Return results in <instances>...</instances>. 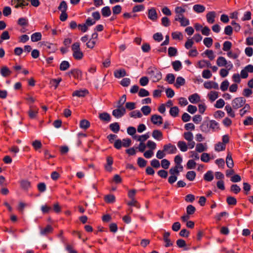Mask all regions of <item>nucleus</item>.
Instances as JSON below:
<instances>
[{
	"label": "nucleus",
	"mask_w": 253,
	"mask_h": 253,
	"mask_svg": "<svg viewBox=\"0 0 253 253\" xmlns=\"http://www.w3.org/2000/svg\"><path fill=\"white\" fill-rule=\"evenodd\" d=\"M193 10L197 13H202L205 10V7L201 4H197L193 6Z\"/></svg>",
	"instance_id": "nucleus-27"
},
{
	"label": "nucleus",
	"mask_w": 253,
	"mask_h": 253,
	"mask_svg": "<svg viewBox=\"0 0 253 253\" xmlns=\"http://www.w3.org/2000/svg\"><path fill=\"white\" fill-rule=\"evenodd\" d=\"M127 204L129 206H133L137 209H139L140 208V204L135 199H131L130 201L127 202Z\"/></svg>",
	"instance_id": "nucleus-46"
},
{
	"label": "nucleus",
	"mask_w": 253,
	"mask_h": 253,
	"mask_svg": "<svg viewBox=\"0 0 253 253\" xmlns=\"http://www.w3.org/2000/svg\"><path fill=\"white\" fill-rule=\"evenodd\" d=\"M70 67V64L67 61H63L60 65V70L61 71H65Z\"/></svg>",
	"instance_id": "nucleus-44"
},
{
	"label": "nucleus",
	"mask_w": 253,
	"mask_h": 253,
	"mask_svg": "<svg viewBox=\"0 0 253 253\" xmlns=\"http://www.w3.org/2000/svg\"><path fill=\"white\" fill-rule=\"evenodd\" d=\"M179 113V109L177 107L174 106L170 108L169 110V114L173 117H175L178 116Z\"/></svg>",
	"instance_id": "nucleus-41"
},
{
	"label": "nucleus",
	"mask_w": 253,
	"mask_h": 253,
	"mask_svg": "<svg viewBox=\"0 0 253 253\" xmlns=\"http://www.w3.org/2000/svg\"><path fill=\"white\" fill-rule=\"evenodd\" d=\"M207 149V145L206 144L197 143L196 146V151L199 153H202L206 151Z\"/></svg>",
	"instance_id": "nucleus-23"
},
{
	"label": "nucleus",
	"mask_w": 253,
	"mask_h": 253,
	"mask_svg": "<svg viewBox=\"0 0 253 253\" xmlns=\"http://www.w3.org/2000/svg\"><path fill=\"white\" fill-rule=\"evenodd\" d=\"M185 79L181 77H178L177 78L176 80V83L175 84V86L178 88L180 86L183 85L185 84Z\"/></svg>",
	"instance_id": "nucleus-35"
},
{
	"label": "nucleus",
	"mask_w": 253,
	"mask_h": 253,
	"mask_svg": "<svg viewBox=\"0 0 253 253\" xmlns=\"http://www.w3.org/2000/svg\"><path fill=\"white\" fill-rule=\"evenodd\" d=\"M41 46H43L45 47L46 49H51L52 51L54 50L55 49V45L53 44L49 43L46 42H42L40 43Z\"/></svg>",
	"instance_id": "nucleus-32"
},
{
	"label": "nucleus",
	"mask_w": 253,
	"mask_h": 253,
	"mask_svg": "<svg viewBox=\"0 0 253 253\" xmlns=\"http://www.w3.org/2000/svg\"><path fill=\"white\" fill-rule=\"evenodd\" d=\"M177 50L176 48L169 47L168 49V54L169 57L175 56L176 55Z\"/></svg>",
	"instance_id": "nucleus-48"
},
{
	"label": "nucleus",
	"mask_w": 253,
	"mask_h": 253,
	"mask_svg": "<svg viewBox=\"0 0 253 253\" xmlns=\"http://www.w3.org/2000/svg\"><path fill=\"white\" fill-rule=\"evenodd\" d=\"M185 11V9L181 6H177L175 8V12L176 14L180 16H184L183 13Z\"/></svg>",
	"instance_id": "nucleus-40"
},
{
	"label": "nucleus",
	"mask_w": 253,
	"mask_h": 253,
	"mask_svg": "<svg viewBox=\"0 0 253 253\" xmlns=\"http://www.w3.org/2000/svg\"><path fill=\"white\" fill-rule=\"evenodd\" d=\"M204 87L207 89H211L213 88L215 89H218V84L217 83L211 82V81H208L205 82L204 84Z\"/></svg>",
	"instance_id": "nucleus-10"
},
{
	"label": "nucleus",
	"mask_w": 253,
	"mask_h": 253,
	"mask_svg": "<svg viewBox=\"0 0 253 253\" xmlns=\"http://www.w3.org/2000/svg\"><path fill=\"white\" fill-rule=\"evenodd\" d=\"M90 126L89 122L85 119H84L81 121L80 123V126L83 129H87Z\"/></svg>",
	"instance_id": "nucleus-38"
},
{
	"label": "nucleus",
	"mask_w": 253,
	"mask_h": 253,
	"mask_svg": "<svg viewBox=\"0 0 253 253\" xmlns=\"http://www.w3.org/2000/svg\"><path fill=\"white\" fill-rule=\"evenodd\" d=\"M164 151L167 152L168 154H174L175 153L177 149L174 145L171 144V143H169L164 145Z\"/></svg>",
	"instance_id": "nucleus-8"
},
{
	"label": "nucleus",
	"mask_w": 253,
	"mask_h": 253,
	"mask_svg": "<svg viewBox=\"0 0 253 253\" xmlns=\"http://www.w3.org/2000/svg\"><path fill=\"white\" fill-rule=\"evenodd\" d=\"M232 43L230 42L226 41L223 44V50L225 51H228L231 48Z\"/></svg>",
	"instance_id": "nucleus-55"
},
{
	"label": "nucleus",
	"mask_w": 253,
	"mask_h": 253,
	"mask_svg": "<svg viewBox=\"0 0 253 253\" xmlns=\"http://www.w3.org/2000/svg\"><path fill=\"white\" fill-rule=\"evenodd\" d=\"M216 64L219 67H225L228 70H230L233 68L231 62H227L226 59L222 56H220L217 59Z\"/></svg>",
	"instance_id": "nucleus-4"
},
{
	"label": "nucleus",
	"mask_w": 253,
	"mask_h": 253,
	"mask_svg": "<svg viewBox=\"0 0 253 253\" xmlns=\"http://www.w3.org/2000/svg\"><path fill=\"white\" fill-rule=\"evenodd\" d=\"M70 73L76 79H79L82 76V72L78 69L72 70Z\"/></svg>",
	"instance_id": "nucleus-31"
},
{
	"label": "nucleus",
	"mask_w": 253,
	"mask_h": 253,
	"mask_svg": "<svg viewBox=\"0 0 253 253\" xmlns=\"http://www.w3.org/2000/svg\"><path fill=\"white\" fill-rule=\"evenodd\" d=\"M11 73V71L6 66L2 67L0 69V74L4 77L9 76Z\"/></svg>",
	"instance_id": "nucleus-26"
},
{
	"label": "nucleus",
	"mask_w": 253,
	"mask_h": 253,
	"mask_svg": "<svg viewBox=\"0 0 253 253\" xmlns=\"http://www.w3.org/2000/svg\"><path fill=\"white\" fill-rule=\"evenodd\" d=\"M137 164L140 167L143 168L146 166L147 161L143 158L139 157L137 159Z\"/></svg>",
	"instance_id": "nucleus-63"
},
{
	"label": "nucleus",
	"mask_w": 253,
	"mask_h": 253,
	"mask_svg": "<svg viewBox=\"0 0 253 253\" xmlns=\"http://www.w3.org/2000/svg\"><path fill=\"white\" fill-rule=\"evenodd\" d=\"M188 99L192 103H197L200 101V96L197 93H194L189 96Z\"/></svg>",
	"instance_id": "nucleus-28"
},
{
	"label": "nucleus",
	"mask_w": 253,
	"mask_h": 253,
	"mask_svg": "<svg viewBox=\"0 0 253 253\" xmlns=\"http://www.w3.org/2000/svg\"><path fill=\"white\" fill-rule=\"evenodd\" d=\"M130 84V80L129 78H124L120 82V84L126 87L128 86Z\"/></svg>",
	"instance_id": "nucleus-62"
},
{
	"label": "nucleus",
	"mask_w": 253,
	"mask_h": 253,
	"mask_svg": "<svg viewBox=\"0 0 253 253\" xmlns=\"http://www.w3.org/2000/svg\"><path fill=\"white\" fill-rule=\"evenodd\" d=\"M148 18L153 21H156L158 19V14L155 8H151L148 10Z\"/></svg>",
	"instance_id": "nucleus-11"
},
{
	"label": "nucleus",
	"mask_w": 253,
	"mask_h": 253,
	"mask_svg": "<svg viewBox=\"0 0 253 253\" xmlns=\"http://www.w3.org/2000/svg\"><path fill=\"white\" fill-rule=\"evenodd\" d=\"M184 138L185 140L188 141V146L190 149H192L195 145V142L193 140V135L191 132H185L183 134Z\"/></svg>",
	"instance_id": "nucleus-5"
},
{
	"label": "nucleus",
	"mask_w": 253,
	"mask_h": 253,
	"mask_svg": "<svg viewBox=\"0 0 253 253\" xmlns=\"http://www.w3.org/2000/svg\"><path fill=\"white\" fill-rule=\"evenodd\" d=\"M73 56L76 60H81L83 58L84 54L80 48L79 42H75L72 45Z\"/></svg>",
	"instance_id": "nucleus-3"
},
{
	"label": "nucleus",
	"mask_w": 253,
	"mask_h": 253,
	"mask_svg": "<svg viewBox=\"0 0 253 253\" xmlns=\"http://www.w3.org/2000/svg\"><path fill=\"white\" fill-rule=\"evenodd\" d=\"M126 112V109L124 107H118L117 109L113 111L112 115L116 118H120L125 115Z\"/></svg>",
	"instance_id": "nucleus-7"
},
{
	"label": "nucleus",
	"mask_w": 253,
	"mask_h": 253,
	"mask_svg": "<svg viewBox=\"0 0 253 253\" xmlns=\"http://www.w3.org/2000/svg\"><path fill=\"white\" fill-rule=\"evenodd\" d=\"M52 231V227L50 225H48L44 228L41 229L40 234L41 235L44 236L51 233Z\"/></svg>",
	"instance_id": "nucleus-16"
},
{
	"label": "nucleus",
	"mask_w": 253,
	"mask_h": 253,
	"mask_svg": "<svg viewBox=\"0 0 253 253\" xmlns=\"http://www.w3.org/2000/svg\"><path fill=\"white\" fill-rule=\"evenodd\" d=\"M245 126H249L253 125V118L252 117H247L243 122Z\"/></svg>",
	"instance_id": "nucleus-60"
},
{
	"label": "nucleus",
	"mask_w": 253,
	"mask_h": 253,
	"mask_svg": "<svg viewBox=\"0 0 253 253\" xmlns=\"http://www.w3.org/2000/svg\"><path fill=\"white\" fill-rule=\"evenodd\" d=\"M141 110L144 115L147 116L151 113V109L149 106H144L141 108Z\"/></svg>",
	"instance_id": "nucleus-56"
},
{
	"label": "nucleus",
	"mask_w": 253,
	"mask_h": 253,
	"mask_svg": "<svg viewBox=\"0 0 253 253\" xmlns=\"http://www.w3.org/2000/svg\"><path fill=\"white\" fill-rule=\"evenodd\" d=\"M177 146L182 152H186L189 147L188 144L187 145L184 141H179L178 142Z\"/></svg>",
	"instance_id": "nucleus-25"
},
{
	"label": "nucleus",
	"mask_w": 253,
	"mask_h": 253,
	"mask_svg": "<svg viewBox=\"0 0 253 253\" xmlns=\"http://www.w3.org/2000/svg\"><path fill=\"white\" fill-rule=\"evenodd\" d=\"M183 170V167L182 166H175L173 168H171L169 169V173L171 175H178L179 171Z\"/></svg>",
	"instance_id": "nucleus-15"
},
{
	"label": "nucleus",
	"mask_w": 253,
	"mask_h": 253,
	"mask_svg": "<svg viewBox=\"0 0 253 253\" xmlns=\"http://www.w3.org/2000/svg\"><path fill=\"white\" fill-rule=\"evenodd\" d=\"M212 76V74L209 70H204L202 72V77L205 79H210Z\"/></svg>",
	"instance_id": "nucleus-59"
},
{
	"label": "nucleus",
	"mask_w": 253,
	"mask_h": 253,
	"mask_svg": "<svg viewBox=\"0 0 253 253\" xmlns=\"http://www.w3.org/2000/svg\"><path fill=\"white\" fill-rule=\"evenodd\" d=\"M20 185L22 189L27 190L30 187L31 183L27 180H22L20 181Z\"/></svg>",
	"instance_id": "nucleus-33"
},
{
	"label": "nucleus",
	"mask_w": 253,
	"mask_h": 253,
	"mask_svg": "<svg viewBox=\"0 0 253 253\" xmlns=\"http://www.w3.org/2000/svg\"><path fill=\"white\" fill-rule=\"evenodd\" d=\"M105 201L106 203H111L115 202V197L113 195H108L105 197Z\"/></svg>",
	"instance_id": "nucleus-54"
},
{
	"label": "nucleus",
	"mask_w": 253,
	"mask_h": 253,
	"mask_svg": "<svg viewBox=\"0 0 253 253\" xmlns=\"http://www.w3.org/2000/svg\"><path fill=\"white\" fill-rule=\"evenodd\" d=\"M250 109V106L249 104H246L244 106V107L240 110V115L243 117L244 115H245L247 112H249Z\"/></svg>",
	"instance_id": "nucleus-39"
},
{
	"label": "nucleus",
	"mask_w": 253,
	"mask_h": 253,
	"mask_svg": "<svg viewBox=\"0 0 253 253\" xmlns=\"http://www.w3.org/2000/svg\"><path fill=\"white\" fill-rule=\"evenodd\" d=\"M213 179L212 172L211 170L208 171L204 175V179L207 181H211Z\"/></svg>",
	"instance_id": "nucleus-42"
},
{
	"label": "nucleus",
	"mask_w": 253,
	"mask_h": 253,
	"mask_svg": "<svg viewBox=\"0 0 253 253\" xmlns=\"http://www.w3.org/2000/svg\"><path fill=\"white\" fill-rule=\"evenodd\" d=\"M172 66L176 71H179L182 68V64L179 61L176 60L172 62Z\"/></svg>",
	"instance_id": "nucleus-34"
},
{
	"label": "nucleus",
	"mask_w": 253,
	"mask_h": 253,
	"mask_svg": "<svg viewBox=\"0 0 253 253\" xmlns=\"http://www.w3.org/2000/svg\"><path fill=\"white\" fill-rule=\"evenodd\" d=\"M147 74L153 82H157L161 80L162 74L156 67H150L148 69Z\"/></svg>",
	"instance_id": "nucleus-2"
},
{
	"label": "nucleus",
	"mask_w": 253,
	"mask_h": 253,
	"mask_svg": "<svg viewBox=\"0 0 253 253\" xmlns=\"http://www.w3.org/2000/svg\"><path fill=\"white\" fill-rule=\"evenodd\" d=\"M107 164L105 166V169L106 171L111 172L112 170V165L113 163V158L111 156H108L106 159Z\"/></svg>",
	"instance_id": "nucleus-14"
},
{
	"label": "nucleus",
	"mask_w": 253,
	"mask_h": 253,
	"mask_svg": "<svg viewBox=\"0 0 253 253\" xmlns=\"http://www.w3.org/2000/svg\"><path fill=\"white\" fill-rule=\"evenodd\" d=\"M99 118L101 120L107 123L109 122L111 120L110 115L106 112L99 114Z\"/></svg>",
	"instance_id": "nucleus-22"
},
{
	"label": "nucleus",
	"mask_w": 253,
	"mask_h": 253,
	"mask_svg": "<svg viewBox=\"0 0 253 253\" xmlns=\"http://www.w3.org/2000/svg\"><path fill=\"white\" fill-rule=\"evenodd\" d=\"M196 176V173L194 171H188L186 173V177L190 181H193Z\"/></svg>",
	"instance_id": "nucleus-49"
},
{
	"label": "nucleus",
	"mask_w": 253,
	"mask_h": 253,
	"mask_svg": "<svg viewBox=\"0 0 253 253\" xmlns=\"http://www.w3.org/2000/svg\"><path fill=\"white\" fill-rule=\"evenodd\" d=\"M245 103L246 99L242 97H236L232 101V107L229 104L226 105L225 107V109L230 117L234 118L235 115L232 108L233 109H238L243 106Z\"/></svg>",
	"instance_id": "nucleus-1"
},
{
	"label": "nucleus",
	"mask_w": 253,
	"mask_h": 253,
	"mask_svg": "<svg viewBox=\"0 0 253 253\" xmlns=\"http://www.w3.org/2000/svg\"><path fill=\"white\" fill-rule=\"evenodd\" d=\"M208 95L210 100L213 102L218 98V93L216 91H211Z\"/></svg>",
	"instance_id": "nucleus-37"
},
{
	"label": "nucleus",
	"mask_w": 253,
	"mask_h": 253,
	"mask_svg": "<svg viewBox=\"0 0 253 253\" xmlns=\"http://www.w3.org/2000/svg\"><path fill=\"white\" fill-rule=\"evenodd\" d=\"M170 236V233L169 232H166L164 234V240L166 243L165 246L169 247L171 246L173 244L171 242L169 238Z\"/></svg>",
	"instance_id": "nucleus-21"
},
{
	"label": "nucleus",
	"mask_w": 253,
	"mask_h": 253,
	"mask_svg": "<svg viewBox=\"0 0 253 253\" xmlns=\"http://www.w3.org/2000/svg\"><path fill=\"white\" fill-rule=\"evenodd\" d=\"M114 76L116 78H120L125 77L126 75V73L124 69H121L120 70H116L114 73Z\"/></svg>",
	"instance_id": "nucleus-18"
},
{
	"label": "nucleus",
	"mask_w": 253,
	"mask_h": 253,
	"mask_svg": "<svg viewBox=\"0 0 253 253\" xmlns=\"http://www.w3.org/2000/svg\"><path fill=\"white\" fill-rule=\"evenodd\" d=\"M225 149V145L222 142H218L215 145V150L216 151H221Z\"/></svg>",
	"instance_id": "nucleus-45"
},
{
	"label": "nucleus",
	"mask_w": 253,
	"mask_h": 253,
	"mask_svg": "<svg viewBox=\"0 0 253 253\" xmlns=\"http://www.w3.org/2000/svg\"><path fill=\"white\" fill-rule=\"evenodd\" d=\"M151 122L154 124L160 126L163 124L162 117L158 115H153L151 118Z\"/></svg>",
	"instance_id": "nucleus-9"
},
{
	"label": "nucleus",
	"mask_w": 253,
	"mask_h": 253,
	"mask_svg": "<svg viewBox=\"0 0 253 253\" xmlns=\"http://www.w3.org/2000/svg\"><path fill=\"white\" fill-rule=\"evenodd\" d=\"M39 113V108L35 105H30L27 112L28 117L31 119H35L37 118Z\"/></svg>",
	"instance_id": "nucleus-6"
},
{
	"label": "nucleus",
	"mask_w": 253,
	"mask_h": 253,
	"mask_svg": "<svg viewBox=\"0 0 253 253\" xmlns=\"http://www.w3.org/2000/svg\"><path fill=\"white\" fill-rule=\"evenodd\" d=\"M216 13L214 11H210L206 14V18L209 23L212 24L215 22Z\"/></svg>",
	"instance_id": "nucleus-13"
},
{
	"label": "nucleus",
	"mask_w": 253,
	"mask_h": 253,
	"mask_svg": "<svg viewBox=\"0 0 253 253\" xmlns=\"http://www.w3.org/2000/svg\"><path fill=\"white\" fill-rule=\"evenodd\" d=\"M146 146L150 150H154L156 148V143L153 141L148 140L146 143Z\"/></svg>",
	"instance_id": "nucleus-50"
},
{
	"label": "nucleus",
	"mask_w": 253,
	"mask_h": 253,
	"mask_svg": "<svg viewBox=\"0 0 253 253\" xmlns=\"http://www.w3.org/2000/svg\"><path fill=\"white\" fill-rule=\"evenodd\" d=\"M209 122L208 121H204L200 126V129L202 131L205 133H208L210 131Z\"/></svg>",
	"instance_id": "nucleus-20"
},
{
	"label": "nucleus",
	"mask_w": 253,
	"mask_h": 253,
	"mask_svg": "<svg viewBox=\"0 0 253 253\" xmlns=\"http://www.w3.org/2000/svg\"><path fill=\"white\" fill-rule=\"evenodd\" d=\"M203 42L207 47H210L212 45L213 40L211 38H206L204 39Z\"/></svg>",
	"instance_id": "nucleus-52"
},
{
	"label": "nucleus",
	"mask_w": 253,
	"mask_h": 253,
	"mask_svg": "<svg viewBox=\"0 0 253 253\" xmlns=\"http://www.w3.org/2000/svg\"><path fill=\"white\" fill-rule=\"evenodd\" d=\"M110 128L113 132L117 133L119 131L120 126L118 123H115L110 125Z\"/></svg>",
	"instance_id": "nucleus-47"
},
{
	"label": "nucleus",
	"mask_w": 253,
	"mask_h": 253,
	"mask_svg": "<svg viewBox=\"0 0 253 253\" xmlns=\"http://www.w3.org/2000/svg\"><path fill=\"white\" fill-rule=\"evenodd\" d=\"M196 211L195 208L192 205H188L186 208L187 213L189 215L193 214Z\"/></svg>",
	"instance_id": "nucleus-58"
},
{
	"label": "nucleus",
	"mask_w": 253,
	"mask_h": 253,
	"mask_svg": "<svg viewBox=\"0 0 253 253\" xmlns=\"http://www.w3.org/2000/svg\"><path fill=\"white\" fill-rule=\"evenodd\" d=\"M226 202L229 205H235L237 204L236 199L232 196L227 197Z\"/></svg>",
	"instance_id": "nucleus-53"
},
{
	"label": "nucleus",
	"mask_w": 253,
	"mask_h": 253,
	"mask_svg": "<svg viewBox=\"0 0 253 253\" xmlns=\"http://www.w3.org/2000/svg\"><path fill=\"white\" fill-rule=\"evenodd\" d=\"M129 116L131 118H140L142 117V115L141 113L140 112V111L135 110V111L131 112L129 113Z\"/></svg>",
	"instance_id": "nucleus-43"
},
{
	"label": "nucleus",
	"mask_w": 253,
	"mask_h": 253,
	"mask_svg": "<svg viewBox=\"0 0 253 253\" xmlns=\"http://www.w3.org/2000/svg\"><path fill=\"white\" fill-rule=\"evenodd\" d=\"M31 41L33 42H37L42 39V34L40 32H36L31 35Z\"/></svg>",
	"instance_id": "nucleus-29"
},
{
	"label": "nucleus",
	"mask_w": 253,
	"mask_h": 253,
	"mask_svg": "<svg viewBox=\"0 0 253 253\" xmlns=\"http://www.w3.org/2000/svg\"><path fill=\"white\" fill-rule=\"evenodd\" d=\"M68 8V6L66 2L62 0L58 7V9L61 12H66Z\"/></svg>",
	"instance_id": "nucleus-30"
},
{
	"label": "nucleus",
	"mask_w": 253,
	"mask_h": 253,
	"mask_svg": "<svg viewBox=\"0 0 253 253\" xmlns=\"http://www.w3.org/2000/svg\"><path fill=\"white\" fill-rule=\"evenodd\" d=\"M204 54L207 56L211 60H213L215 57L213 51L212 50L207 49L204 52Z\"/></svg>",
	"instance_id": "nucleus-51"
},
{
	"label": "nucleus",
	"mask_w": 253,
	"mask_h": 253,
	"mask_svg": "<svg viewBox=\"0 0 253 253\" xmlns=\"http://www.w3.org/2000/svg\"><path fill=\"white\" fill-rule=\"evenodd\" d=\"M231 192L237 194L241 191V188L237 184H233L230 187Z\"/></svg>",
	"instance_id": "nucleus-57"
},
{
	"label": "nucleus",
	"mask_w": 253,
	"mask_h": 253,
	"mask_svg": "<svg viewBox=\"0 0 253 253\" xmlns=\"http://www.w3.org/2000/svg\"><path fill=\"white\" fill-rule=\"evenodd\" d=\"M87 94H88V91L86 89L77 90L73 92L72 95L73 96H77L78 97H83L86 96Z\"/></svg>",
	"instance_id": "nucleus-12"
},
{
	"label": "nucleus",
	"mask_w": 253,
	"mask_h": 253,
	"mask_svg": "<svg viewBox=\"0 0 253 253\" xmlns=\"http://www.w3.org/2000/svg\"><path fill=\"white\" fill-rule=\"evenodd\" d=\"M152 135L154 139L157 140H161L163 138L162 132L158 129L154 130L152 132Z\"/></svg>",
	"instance_id": "nucleus-19"
},
{
	"label": "nucleus",
	"mask_w": 253,
	"mask_h": 253,
	"mask_svg": "<svg viewBox=\"0 0 253 253\" xmlns=\"http://www.w3.org/2000/svg\"><path fill=\"white\" fill-rule=\"evenodd\" d=\"M186 166H187V168L188 169H194L196 167V162H194V160H189L188 161V162L186 164Z\"/></svg>",
	"instance_id": "nucleus-64"
},
{
	"label": "nucleus",
	"mask_w": 253,
	"mask_h": 253,
	"mask_svg": "<svg viewBox=\"0 0 253 253\" xmlns=\"http://www.w3.org/2000/svg\"><path fill=\"white\" fill-rule=\"evenodd\" d=\"M210 128H211L212 131H216L219 129V124L214 120L209 121Z\"/></svg>",
	"instance_id": "nucleus-24"
},
{
	"label": "nucleus",
	"mask_w": 253,
	"mask_h": 253,
	"mask_svg": "<svg viewBox=\"0 0 253 253\" xmlns=\"http://www.w3.org/2000/svg\"><path fill=\"white\" fill-rule=\"evenodd\" d=\"M101 13L103 16L108 17L111 15V11L109 6H105L102 9Z\"/></svg>",
	"instance_id": "nucleus-36"
},
{
	"label": "nucleus",
	"mask_w": 253,
	"mask_h": 253,
	"mask_svg": "<svg viewBox=\"0 0 253 253\" xmlns=\"http://www.w3.org/2000/svg\"><path fill=\"white\" fill-rule=\"evenodd\" d=\"M138 95L141 97H145L149 95V92L144 88H141L139 90Z\"/></svg>",
	"instance_id": "nucleus-61"
},
{
	"label": "nucleus",
	"mask_w": 253,
	"mask_h": 253,
	"mask_svg": "<svg viewBox=\"0 0 253 253\" xmlns=\"http://www.w3.org/2000/svg\"><path fill=\"white\" fill-rule=\"evenodd\" d=\"M226 163L228 168L231 169L234 166V162L232 158V155L230 152H228L226 158Z\"/></svg>",
	"instance_id": "nucleus-17"
}]
</instances>
